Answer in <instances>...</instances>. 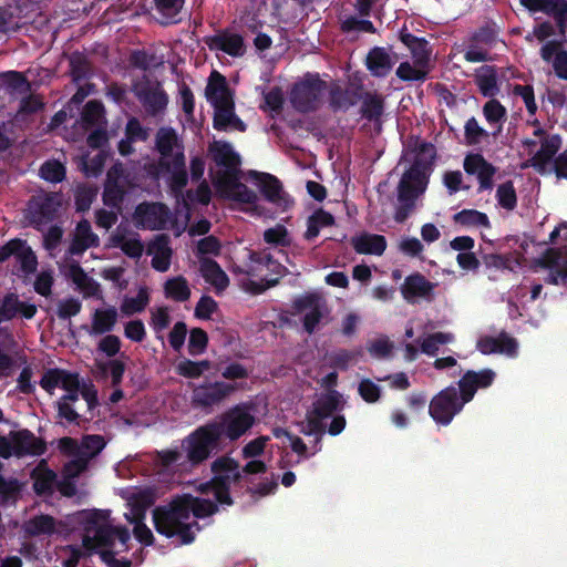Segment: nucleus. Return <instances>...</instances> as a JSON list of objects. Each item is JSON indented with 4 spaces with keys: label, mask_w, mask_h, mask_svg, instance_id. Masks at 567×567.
<instances>
[{
    "label": "nucleus",
    "mask_w": 567,
    "mask_h": 567,
    "mask_svg": "<svg viewBox=\"0 0 567 567\" xmlns=\"http://www.w3.org/2000/svg\"><path fill=\"white\" fill-rule=\"evenodd\" d=\"M62 206V195L56 192L33 196L29 202L30 223L39 229L41 225L53 221Z\"/></svg>",
    "instance_id": "9"
},
{
    "label": "nucleus",
    "mask_w": 567,
    "mask_h": 567,
    "mask_svg": "<svg viewBox=\"0 0 567 567\" xmlns=\"http://www.w3.org/2000/svg\"><path fill=\"white\" fill-rule=\"evenodd\" d=\"M278 489V483L276 480H265L259 482L255 486L246 485L244 493L249 494L254 499H258L261 497H266L268 495H272Z\"/></svg>",
    "instance_id": "63"
},
{
    "label": "nucleus",
    "mask_w": 567,
    "mask_h": 567,
    "mask_svg": "<svg viewBox=\"0 0 567 567\" xmlns=\"http://www.w3.org/2000/svg\"><path fill=\"white\" fill-rule=\"evenodd\" d=\"M420 153L415 156L412 165L402 175L398 185V200L400 205L394 213L396 223H404L415 206V200L425 192L427 185V171L431 162L421 157V154L433 152L434 147L430 143H422Z\"/></svg>",
    "instance_id": "2"
},
{
    "label": "nucleus",
    "mask_w": 567,
    "mask_h": 567,
    "mask_svg": "<svg viewBox=\"0 0 567 567\" xmlns=\"http://www.w3.org/2000/svg\"><path fill=\"white\" fill-rule=\"evenodd\" d=\"M208 334L202 328H193L189 332L188 352L190 355H199L206 351Z\"/></svg>",
    "instance_id": "58"
},
{
    "label": "nucleus",
    "mask_w": 567,
    "mask_h": 567,
    "mask_svg": "<svg viewBox=\"0 0 567 567\" xmlns=\"http://www.w3.org/2000/svg\"><path fill=\"white\" fill-rule=\"evenodd\" d=\"M236 388L224 381L206 382L193 390V402L197 406L209 408L220 403Z\"/></svg>",
    "instance_id": "15"
},
{
    "label": "nucleus",
    "mask_w": 567,
    "mask_h": 567,
    "mask_svg": "<svg viewBox=\"0 0 567 567\" xmlns=\"http://www.w3.org/2000/svg\"><path fill=\"white\" fill-rule=\"evenodd\" d=\"M264 240L267 244L288 247L290 245V239L288 236V230L282 225H277L272 228H268L264 233Z\"/></svg>",
    "instance_id": "64"
},
{
    "label": "nucleus",
    "mask_w": 567,
    "mask_h": 567,
    "mask_svg": "<svg viewBox=\"0 0 567 567\" xmlns=\"http://www.w3.org/2000/svg\"><path fill=\"white\" fill-rule=\"evenodd\" d=\"M65 174V166L56 159L45 161L40 167V176L47 182L61 183Z\"/></svg>",
    "instance_id": "52"
},
{
    "label": "nucleus",
    "mask_w": 567,
    "mask_h": 567,
    "mask_svg": "<svg viewBox=\"0 0 567 567\" xmlns=\"http://www.w3.org/2000/svg\"><path fill=\"white\" fill-rule=\"evenodd\" d=\"M104 105L97 100L89 101L81 113L82 126L89 130L93 126H100L102 120H104Z\"/></svg>",
    "instance_id": "44"
},
{
    "label": "nucleus",
    "mask_w": 567,
    "mask_h": 567,
    "mask_svg": "<svg viewBox=\"0 0 567 567\" xmlns=\"http://www.w3.org/2000/svg\"><path fill=\"white\" fill-rule=\"evenodd\" d=\"M250 176L255 179L264 197L274 204L280 205L285 200L281 182L269 173L252 171Z\"/></svg>",
    "instance_id": "24"
},
{
    "label": "nucleus",
    "mask_w": 567,
    "mask_h": 567,
    "mask_svg": "<svg viewBox=\"0 0 567 567\" xmlns=\"http://www.w3.org/2000/svg\"><path fill=\"white\" fill-rule=\"evenodd\" d=\"M203 42L210 51H221L233 58H240L246 53L244 38L229 29H221L213 35H206Z\"/></svg>",
    "instance_id": "12"
},
{
    "label": "nucleus",
    "mask_w": 567,
    "mask_h": 567,
    "mask_svg": "<svg viewBox=\"0 0 567 567\" xmlns=\"http://www.w3.org/2000/svg\"><path fill=\"white\" fill-rule=\"evenodd\" d=\"M134 93L151 115H157L164 111L168 103V96L159 84L156 87H152L148 82L135 85Z\"/></svg>",
    "instance_id": "20"
},
{
    "label": "nucleus",
    "mask_w": 567,
    "mask_h": 567,
    "mask_svg": "<svg viewBox=\"0 0 567 567\" xmlns=\"http://www.w3.org/2000/svg\"><path fill=\"white\" fill-rule=\"evenodd\" d=\"M20 300L17 293H7L0 302V322L10 321L18 315Z\"/></svg>",
    "instance_id": "59"
},
{
    "label": "nucleus",
    "mask_w": 567,
    "mask_h": 567,
    "mask_svg": "<svg viewBox=\"0 0 567 567\" xmlns=\"http://www.w3.org/2000/svg\"><path fill=\"white\" fill-rule=\"evenodd\" d=\"M434 284L427 280L422 274L409 275L401 286V293L409 303L415 302L416 298H427L433 293Z\"/></svg>",
    "instance_id": "22"
},
{
    "label": "nucleus",
    "mask_w": 567,
    "mask_h": 567,
    "mask_svg": "<svg viewBox=\"0 0 567 567\" xmlns=\"http://www.w3.org/2000/svg\"><path fill=\"white\" fill-rule=\"evenodd\" d=\"M154 3L158 13L164 18L162 24L167 25L179 22L181 19L177 16L182 11L185 0H154Z\"/></svg>",
    "instance_id": "45"
},
{
    "label": "nucleus",
    "mask_w": 567,
    "mask_h": 567,
    "mask_svg": "<svg viewBox=\"0 0 567 567\" xmlns=\"http://www.w3.org/2000/svg\"><path fill=\"white\" fill-rule=\"evenodd\" d=\"M454 336L451 332H434L429 334L421 342V351L430 357H434L441 344L453 342Z\"/></svg>",
    "instance_id": "50"
},
{
    "label": "nucleus",
    "mask_w": 567,
    "mask_h": 567,
    "mask_svg": "<svg viewBox=\"0 0 567 567\" xmlns=\"http://www.w3.org/2000/svg\"><path fill=\"white\" fill-rule=\"evenodd\" d=\"M423 69L409 62H401L396 69V76L402 81H424L427 72Z\"/></svg>",
    "instance_id": "62"
},
{
    "label": "nucleus",
    "mask_w": 567,
    "mask_h": 567,
    "mask_svg": "<svg viewBox=\"0 0 567 567\" xmlns=\"http://www.w3.org/2000/svg\"><path fill=\"white\" fill-rule=\"evenodd\" d=\"M340 409L341 394L336 390H331L320 395L313 402V409L311 412L319 416V419L324 420L330 417L334 412L339 411Z\"/></svg>",
    "instance_id": "35"
},
{
    "label": "nucleus",
    "mask_w": 567,
    "mask_h": 567,
    "mask_svg": "<svg viewBox=\"0 0 567 567\" xmlns=\"http://www.w3.org/2000/svg\"><path fill=\"white\" fill-rule=\"evenodd\" d=\"M112 243L130 258L140 259L143 255L144 245L138 237L126 238L124 235H114Z\"/></svg>",
    "instance_id": "47"
},
{
    "label": "nucleus",
    "mask_w": 567,
    "mask_h": 567,
    "mask_svg": "<svg viewBox=\"0 0 567 567\" xmlns=\"http://www.w3.org/2000/svg\"><path fill=\"white\" fill-rule=\"evenodd\" d=\"M99 244V236L92 231L90 221L87 219H82L75 227L74 237L69 247V252L73 256H79L91 247H97Z\"/></svg>",
    "instance_id": "25"
},
{
    "label": "nucleus",
    "mask_w": 567,
    "mask_h": 567,
    "mask_svg": "<svg viewBox=\"0 0 567 567\" xmlns=\"http://www.w3.org/2000/svg\"><path fill=\"white\" fill-rule=\"evenodd\" d=\"M125 190L116 182L111 181V172L107 174V182L103 192V202L106 206L118 208L124 199Z\"/></svg>",
    "instance_id": "51"
},
{
    "label": "nucleus",
    "mask_w": 567,
    "mask_h": 567,
    "mask_svg": "<svg viewBox=\"0 0 567 567\" xmlns=\"http://www.w3.org/2000/svg\"><path fill=\"white\" fill-rule=\"evenodd\" d=\"M399 39L410 50L416 66L426 68L429 65L432 49L425 38H419L410 33L406 27H403L399 33Z\"/></svg>",
    "instance_id": "21"
},
{
    "label": "nucleus",
    "mask_w": 567,
    "mask_h": 567,
    "mask_svg": "<svg viewBox=\"0 0 567 567\" xmlns=\"http://www.w3.org/2000/svg\"><path fill=\"white\" fill-rule=\"evenodd\" d=\"M47 452V443L29 429L10 431L8 436L0 435V457L41 456Z\"/></svg>",
    "instance_id": "5"
},
{
    "label": "nucleus",
    "mask_w": 567,
    "mask_h": 567,
    "mask_svg": "<svg viewBox=\"0 0 567 567\" xmlns=\"http://www.w3.org/2000/svg\"><path fill=\"white\" fill-rule=\"evenodd\" d=\"M155 503V494L151 488L140 491L134 497L133 515L144 519L145 511Z\"/></svg>",
    "instance_id": "61"
},
{
    "label": "nucleus",
    "mask_w": 567,
    "mask_h": 567,
    "mask_svg": "<svg viewBox=\"0 0 567 567\" xmlns=\"http://www.w3.org/2000/svg\"><path fill=\"white\" fill-rule=\"evenodd\" d=\"M213 127L216 131L225 132L235 130L246 132L247 124L235 113V103L233 99L223 97L220 101H214Z\"/></svg>",
    "instance_id": "14"
},
{
    "label": "nucleus",
    "mask_w": 567,
    "mask_h": 567,
    "mask_svg": "<svg viewBox=\"0 0 567 567\" xmlns=\"http://www.w3.org/2000/svg\"><path fill=\"white\" fill-rule=\"evenodd\" d=\"M118 319L115 307L111 306L105 309H96L92 315V333L104 334L111 332Z\"/></svg>",
    "instance_id": "34"
},
{
    "label": "nucleus",
    "mask_w": 567,
    "mask_h": 567,
    "mask_svg": "<svg viewBox=\"0 0 567 567\" xmlns=\"http://www.w3.org/2000/svg\"><path fill=\"white\" fill-rule=\"evenodd\" d=\"M329 104L333 112L339 110H348L354 105V101L351 99L349 92L339 85H334L329 92Z\"/></svg>",
    "instance_id": "56"
},
{
    "label": "nucleus",
    "mask_w": 567,
    "mask_h": 567,
    "mask_svg": "<svg viewBox=\"0 0 567 567\" xmlns=\"http://www.w3.org/2000/svg\"><path fill=\"white\" fill-rule=\"evenodd\" d=\"M350 244L354 251L360 255L382 256L388 243L383 235L361 231L351 237Z\"/></svg>",
    "instance_id": "23"
},
{
    "label": "nucleus",
    "mask_w": 567,
    "mask_h": 567,
    "mask_svg": "<svg viewBox=\"0 0 567 567\" xmlns=\"http://www.w3.org/2000/svg\"><path fill=\"white\" fill-rule=\"evenodd\" d=\"M483 114L488 124H497V130L492 133V136L496 138L501 134L503 122L507 117L506 107L498 100L491 97L483 106Z\"/></svg>",
    "instance_id": "37"
},
{
    "label": "nucleus",
    "mask_w": 567,
    "mask_h": 567,
    "mask_svg": "<svg viewBox=\"0 0 567 567\" xmlns=\"http://www.w3.org/2000/svg\"><path fill=\"white\" fill-rule=\"evenodd\" d=\"M33 491L37 495H51L56 483V473L48 467L45 460L32 470Z\"/></svg>",
    "instance_id": "29"
},
{
    "label": "nucleus",
    "mask_w": 567,
    "mask_h": 567,
    "mask_svg": "<svg viewBox=\"0 0 567 567\" xmlns=\"http://www.w3.org/2000/svg\"><path fill=\"white\" fill-rule=\"evenodd\" d=\"M453 220L462 226L491 228V221L485 213L476 209H463L453 216Z\"/></svg>",
    "instance_id": "46"
},
{
    "label": "nucleus",
    "mask_w": 567,
    "mask_h": 567,
    "mask_svg": "<svg viewBox=\"0 0 567 567\" xmlns=\"http://www.w3.org/2000/svg\"><path fill=\"white\" fill-rule=\"evenodd\" d=\"M212 478L200 484L199 491L213 494L220 505L231 506L230 489L244 488L246 476L240 474V463L228 454L220 455L210 463Z\"/></svg>",
    "instance_id": "3"
},
{
    "label": "nucleus",
    "mask_w": 567,
    "mask_h": 567,
    "mask_svg": "<svg viewBox=\"0 0 567 567\" xmlns=\"http://www.w3.org/2000/svg\"><path fill=\"white\" fill-rule=\"evenodd\" d=\"M205 92L212 104H214V101H220L223 97L233 99L226 78L217 71L210 73Z\"/></svg>",
    "instance_id": "39"
},
{
    "label": "nucleus",
    "mask_w": 567,
    "mask_h": 567,
    "mask_svg": "<svg viewBox=\"0 0 567 567\" xmlns=\"http://www.w3.org/2000/svg\"><path fill=\"white\" fill-rule=\"evenodd\" d=\"M147 254L153 255L152 267L165 272L169 269L173 250L169 246V237L165 234L156 236L155 240L148 245Z\"/></svg>",
    "instance_id": "26"
},
{
    "label": "nucleus",
    "mask_w": 567,
    "mask_h": 567,
    "mask_svg": "<svg viewBox=\"0 0 567 567\" xmlns=\"http://www.w3.org/2000/svg\"><path fill=\"white\" fill-rule=\"evenodd\" d=\"M69 276L78 287L86 290L89 295H94L99 289V284L87 276L79 262L70 266Z\"/></svg>",
    "instance_id": "48"
},
{
    "label": "nucleus",
    "mask_w": 567,
    "mask_h": 567,
    "mask_svg": "<svg viewBox=\"0 0 567 567\" xmlns=\"http://www.w3.org/2000/svg\"><path fill=\"white\" fill-rule=\"evenodd\" d=\"M496 378L492 369L481 371L467 370L458 380L457 385L464 401L471 402L478 389L491 386Z\"/></svg>",
    "instance_id": "17"
},
{
    "label": "nucleus",
    "mask_w": 567,
    "mask_h": 567,
    "mask_svg": "<svg viewBox=\"0 0 567 567\" xmlns=\"http://www.w3.org/2000/svg\"><path fill=\"white\" fill-rule=\"evenodd\" d=\"M208 151L217 166L225 167L233 173L240 165V156L236 153L230 143L225 141L213 142Z\"/></svg>",
    "instance_id": "28"
},
{
    "label": "nucleus",
    "mask_w": 567,
    "mask_h": 567,
    "mask_svg": "<svg viewBox=\"0 0 567 567\" xmlns=\"http://www.w3.org/2000/svg\"><path fill=\"white\" fill-rule=\"evenodd\" d=\"M540 56L544 61L553 63L555 74L559 79L567 80V51L563 49L560 42H546L540 49Z\"/></svg>",
    "instance_id": "27"
},
{
    "label": "nucleus",
    "mask_w": 567,
    "mask_h": 567,
    "mask_svg": "<svg viewBox=\"0 0 567 567\" xmlns=\"http://www.w3.org/2000/svg\"><path fill=\"white\" fill-rule=\"evenodd\" d=\"M14 257L24 275L34 274L38 267V259L34 251L27 241L20 238L10 239L0 247V264Z\"/></svg>",
    "instance_id": "11"
},
{
    "label": "nucleus",
    "mask_w": 567,
    "mask_h": 567,
    "mask_svg": "<svg viewBox=\"0 0 567 567\" xmlns=\"http://www.w3.org/2000/svg\"><path fill=\"white\" fill-rule=\"evenodd\" d=\"M150 302V296L146 288H141L135 297H126L123 300L121 310L125 316H132L145 310Z\"/></svg>",
    "instance_id": "49"
},
{
    "label": "nucleus",
    "mask_w": 567,
    "mask_h": 567,
    "mask_svg": "<svg viewBox=\"0 0 567 567\" xmlns=\"http://www.w3.org/2000/svg\"><path fill=\"white\" fill-rule=\"evenodd\" d=\"M367 69L377 78L386 76L393 66V61L382 47L372 48L365 60Z\"/></svg>",
    "instance_id": "30"
},
{
    "label": "nucleus",
    "mask_w": 567,
    "mask_h": 567,
    "mask_svg": "<svg viewBox=\"0 0 567 567\" xmlns=\"http://www.w3.org/2000/svg\"><path fill=\"white\" fill-rule=\"evenodd\" d=\"M489 135L491 134L486 130L480 126L477 120L474 116L466 121L464 125V137L467 145H477L482 142V140L488 138Z\"/></svg>",
    "instance_id": "55"
},
{
    "label": "nucleus",
    "mask_w": 567,
    "mask_h": 567,
    "mask_svg": "<svg viewBox=\"0 0 567 567\" xmlns=\"http://www.w3.org/2000/svg\"><path fill=\"white\" fill-rule=\"evenodd\" d=\"M250 264L247 266L245 274L248 276H257L259 268L267 267L274 272L281 275L286 268L279 262L275 261L271 255H264L260 252L251 251L249 254Z\"/></svg>",
    "instance_id": "40"
},
{
    "label": "nucleus",
    "mask_w": 567,
    "mask_h": 567,
    "mask_svg": "<svg viewBox=\"0 0 567 567\" xmlns=\"http://www.w3.org/2000/svg\"><path fill=\"white\" fill-rule=\"evenodd\" d=\"M499 30L495 23H485L475 30L470 37L468 49L464 53V59L470 63L485 62L489 60L488 52L483 47L492 48L498 38Z\"/></svg>",
    "instance_id": "10"
},
{
    "label": "nucleus",
    "mask_w": 567,
    "mask_h": 567,
    "mask_svg": "<svg viewBox=\"0 0 567 567\" xmlns=\"http://www.w3.org/2000/svg\"><path fill=\"white\" fill-rule=\"evenodd\" d=\"M114 526L104 524L94 528L93 537H85L84 545L94 543L100 547H112L114 545Z\"/></svg>",
    "instance_id": "54"
},
{
    "label": "nucleus",
    "mask_w": 567,
    "mask_h": 567,
    "mask_svg": "<svg viewBox=\"0 0 567 567\" xmlns=\"http://www.w3.org/2000/svg\"><path fill=\"white\" fill-rule=\"evenodd\" d=\"M360 112L362 117L369 122H380L384 112L383 97L377 93L367 92L363 96Z\"/></svg>",
    "instance_id": "38"
},
{
    "label": "nucleus",
    "mask_w": 567,
    "mask_h": 567,
    "mask_svg": "<svg viewBox=\"0 0 567 567\" xmlns=\"http://www.w3.org/2000/svg\"><path fill=\"white\" fill-rule=\"evenodd\" d=\"M476 348L483 354L502 353L508 357H515L517 354L518 343L515 338L502 331L497 337H481L477 340Z\"/></svg>",
    "instance_id": "18"
},
{
    "label": "nucleus",
    "mask_w": 567,
    "mask_h": 567,
    "mask_svg": "<svg viewBox=\"0 0 567 567\" xmlns=\"http://www.w3.org/2000/svg\"><path fill=\"white\" fill-rule=\"evenodd\" d=\"M468 401L454 385L446 386L436 393L429 403V414L433 421L442 426L451 424Z\"/></svg>",
    "instance_id": "8"
},
{
    "label": "nucleus",
    "mask_w": 567,
    "mask_h": 567,
    "mask_svg": "<svg viewBox=\"0 0 567 567\" xmlns=\"http://www.w3.org/2000/svg\"><path fill=\"white\" fill-rule=\"evenodd\" d=\"M474 82L485 97H494L499 93L497 70L495 65H483L477 69Z\"/></svg>",
    "instance_id": "31"
},
{
    "label": "nucleus",
    "mask_w": 567,
    "mask_h": 567,
    "mask_svg": "<svg viewBox=\"0 0 567 567\" xmlns=\"http://www.w3.org/2000/svg\"><path fill=\"white\" fill-rule=\"evenodd\" d=\"M217 431L209 423L198 426L182 442L185 461L192 466H198L208 460L213 453L221 450Z\"/></svg>",
    "instance_id": "4"
},
{
    "label": "nucleus",
    "mask_w": 567,
    "mask_h": 567,
    "mask_svg": "<svg viewBox=\"0 0 567 567\" xmlns=\"http://www.w3.org/2000/svg\"><path fill=\"white\" fill-rule=\"evenodd\" d=\"M159 167L169 173V187L176 195L182 194L188 183L185 155L183 150L177 151L171 161L159 159Z\"/></svg>",
    "instance_id": "19"
},
{
    "label": "nucleus",
    "mask_w": 567,
    "mask_h": 567,
    "mask_svg": "<svg viewBox=\"0 0 567 567\" xmlns=\"http://www.w3.org/2000/svg\"><path fill=\"white\" fill-rule=\"evenodd\" d=\"M218 502L199 497L173 501L168 506H158L153 511L155 530L167 538L178 537L181 544L188 545L195 540L193 526L199 529L197 522L187 523L193 514L205 518L218 512Z\"/></svg>",
    "instance_id": "1"
},
{
    "label": "nucleus",
    "mask_w": 567,
    "mask_h": 567,
    "mask_svg": "<svg viewBox=\"0 0 567 567\" xmlns=\"http://www.w3.org/2000/svg\"><path fill=\"white\" fill-rule=\"evenodd\" d=\"M561 146V138L558 134L547 136L543 140L539 151L532 157V165L543 171L545 166L553 159L555 154Z\"/></svg>",
    "instance_id": "33"
},
{
    "label": "nucleus",
    "mask_w": 567,
    "mask_h": 567,
    "mask_svg": "<svg viewBox=\"0 0 567 567\" xmlns=\"http://www.w3.org/2000/svg\"><path fill=\"white\" fill-rule=\"evenodd\" d=\"M164 293L166 298L177 302H185L190 298V288L188 281L183 276L167 279L164 284Z\"/></svg>",
    "instance_id": "42"
},
{
    "label": "nucleus",
    "mask_w": 567,
    "mask_h": 567,
    "mask_svg": "<svg viewBox=\"0 0 567 567\" xmlns=\"http://www.w3.org/2000/svg\"><path fill=\"white\" fill-rule=\"evenodd\" d=\"M1 84L11 91H22L28 89L29 83L25 75L19 71H7L0 75Z\"/></svg>",
    "instance_id": "60"
},
{
    "label": "nucleus",
    "mask_w": 567,
    "mask_h": 567,
    "mask_svg": "<svg viewBox=\"0 0 567 567\" xmlns=\"http://www.w3.org/2000/svg\"><path fill=\"white\" fill-rule=\"evenodd\" d=\"M496 199L498 205L506 210H513L516 207L517 195L512 181H507L498 185Z\"/></svg>",
    "instance_id": "53"
},
{
    "label": "nucleus",
    "mask_w": 567,
    "mask_h": 567,
    "mask_svg": "<svg viewBox=\"0 0 567 567\" xmlns=\"http://www.w3.org/2000/svg\"><path fill=\"white\" fill-rule=\"evenodd\" d=\"M200 274L206 282L216 288L217 291L225 290L229 285V278L219 264L212 258L200 259Z\"/></svg>",
    "instance_id": "32"
},
{
    "label": "nucleus",
    "mask_w": 567,
    "mask_h": 567,
    "mask_svg": "<svg viewBox=\"0 0 567 567\" xmlns=\"http://www.w3.org/2000/svg\"><path fill=\"white\" fill-rule=\"evenodd\" d=\"M169 215V209L165 204L146 202L137 205L134 213L137 225L150 230L164 229Z\"/></svg>",
    "instance_id": "13"
},
{
    "label": "nucleus",
    "mask_w": 567,
    "mask_h": 567,
    "mask_svg": "<svg viewBox=\"0 0 567 567\" xmlns=\"http://www.w3.org/2000/svg\"><path fill=\"white\" fill-rule=\"evenodd\" d=\"M217 431V437L223 445L224 439L235 442L240 439L255 423L254 415L244 405H235L220 415L218 420L208 422Z\"/></svg>",
    "instance_id": "7"
},
{
    "label": "nucleus",
    "mask_w": 567,
    "mask_h": 567,
    "mask_svg": "<svg viewBox=\"0 0 567 567\" xmlns=\"http://www.w3.org/2000/svg\"><path fill=\"white\" fill-rule=\"evenodd\" d=\"M326 90L327 82L319 74L307 73L301 81L293 84L290 103L300 113L315 112L322 104Z\"/></svg>",
    "instance_id": "6"
},
{
    "label": "nucleus",
    "mask_w": 567,
    "mask_h": 567,
    "mask_svg": "<svg viewBox=\"0 0 567 567\" xmlns=\"http://www.w3.org/2000/svg\"><path fill=\"white\" fill-rule=\"evenodd\" d=\"M224 181L229 186V198L243 204H255L257 202V194L247 185L238 182L233 174H229L228 177L225 175Z\"/></svg>",
    "instance_id": "41"
},
{
    "label": "nucleus",
    "mask_w": 567,
    "mask_h": 567,
    "mask_svg": "<svg viewBox=\"0 0 567 567\" xmlns=\"http://www.w3.org/2000/svg\"><path fill=\"white\" fill-rule=\"evenodd\" d=\"M359 354V351H350L346 349L333 351L329 354L330 367L337 370L346 371Z\"/></svg>",
    "instance_id": "57"
},
{
    "label": "nucleus",
    "mask_w": 567,
    "mask_h": 567,
    "mask_svg": "<svg viewBox=\"0 0 567 567\" xmlns=\"http://www.w3.org/2000/svg\"><path fill=\"white\" fill-rule=\"evenodd\" d=\"M463 167L466 174L477 177L480 192L493 188L496 167L487 162L481 153L467 154L464 158Z\"/></svg>",
    "instance_id": "16"
},
{
    "label": "nucleus",
    "mask_w": 567,
    "mask_h": 567,
    "mask_svg": "<svg viewBox=\"0 0 567 567\" xmlns=\"http://www.w3.org/2000/svg\"><path fill=\"white\" fill-rule=\"evenodd\" d=\"M156 150L161 154L164 161H169L168 158L174 156L173 151L177 145V135L174 128L172 127H161L156 133Z\"/></svg>",
    "instance_id": "43"
},
{
    "label": "nucleus",
    "mask_w": 567,
    "mask_h": 567,
    "mask_svg": "<svg viewBox=\"0 0 567 567\" xmlns=\"http://www.w3.org/2000/svg\"><path fill=\"white\" fill-rule=\"evenodd\" d=\"M23 532L30 537L52 535L55 532V519L45 514L33 516L23 524Z\"/></svg>",
    "instance_id": "36"
}]
</instances>
